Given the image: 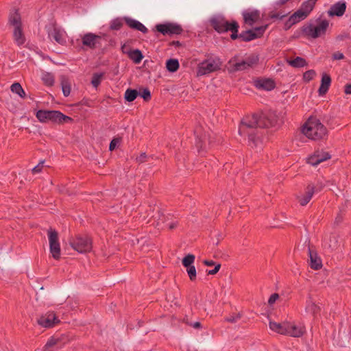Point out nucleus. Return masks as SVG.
<instances>
[{
    "instance_id": "15",
    "label": "nucleus",
    "mask_w": 351,
    "mask_h": 351,
    "mask_svg": "<svg viewBox=\"0 0 351 351\" xmlns=\"http://www.w3.org/2000/svg\"><path fill=\"white\" fill-rule=\"evenodd\" d=\"M236 22L234 20L230 22L224 19L221 20L213 19L210 21L213 28L219 34L229 32Z\"/></svg>"
},
{
    "instance_id": "34",
    "label": "nucleus",
    "mask_w": 351,
    "mask_h": 351,
    "mask_svg": "<svg viewBox=\"0 0 351 351\" xmlns=\"http://www.w3.org/2000/svg\"><path fill=\"white\" fill-rule=\"evenodd\" d=\"M179 67L180 64L177 59L170 58L166 62V68L171 73L177 71Z\"/></svg>"
},
{
    "instance_id": "9",
    "label": "nucleus",
    "mask_w": 351,
    "mask_h": 351,
    "mask_svg": "<svg viewBox=\"0 0 351 351\" xmlns=\"http://www.w3.org/2000/svg\"><path fill=\"white\" fill-rule=\"evenodd\" d=\"M47 235L49 242V251L52 257L56 260L60 258V245L59 242L58 232L51 228L47 230Z\"/></svg>"
},
{
    "instance_id": "7",
    "label": "nucleus",
    "mask_w": 351,
    "mask_h": 351,
    "mask_svg": "<svg viewBox=\"0 0 351 351\" xmlns=\"http://www.w3.org/2000/svg\"><path fill=\"white\" fill-rule=\"evenodd\" d=\"M256 129H260L257 114L246 115L241 121L239 127V134L243 136V134L254 131Z\"/></svg>"
},
{
    "instance_id": "54",
    "label": "nucleus",
    "mask_w": 351,
    "mask_h": 351,
    "mask_svg": "<svg viewBox=\"0 0 351 351\" xmlns=\"http://www.w3.org/2000/svg\"><path fill=\"white\" fill-rule=\"evenodd\" d=\"M147 158V156L146 153L143 152L140 154V156L136 157V160L137 162H138L139 164H141L146 161Z\"/></svg>"
},
{
    "instance_id": "32",
    "label": "nucleus",
    "mask_w": 351,
    "mask_h": 351,
    "mask_svg": "<svg viewBox=\"0 0 351 351\" xmlns=\"http://www.w3.org/2000/svg\"><path fill=\"white\" fill-rule=\"evenodd\" d=\"M306 310L310 312L314 317H316L321 311V308L311 300L307 301Z\"/></svg>"
},
{
    "instance_id": "58",
    "label": "nucleus",
    "mask_w": 351,
    "mask_h": 351,
    "mask_svg": "<svg viewBox=\"0 0 351 351\" xmlns=\"http://www.w3.org/2000/svg\"><path fill=\"white\" fill-rule=\"evenodd\" d=\"M302 36H303L302 27H301L300 30H297L294 32L293 35L292 36V38L294 39H297L301 37Z\"/></svg>"
},
{
    "instance_id": "42",
    "label": "nucleus",
    "mask_w": 351,
    "mask_h": 351,
    "mask_svg": "<svg viewBox=\"0 0 351 351\" xmlns=\"http://www.w3.org/2000/svg\"><path fill=\"white\" fill-rule=\"evenodd\" d=\"M239 27V23L237 22H236L235 24L232 27V29L230 30V32H232V34H230V38L232 40H236L237 38L241 39V34H238Z\"/></svg>"
},
{
    "instance_id": "61",
    "label": "nucleus",
    "mask_w": 351,
    "mask_h": 351,
    "mask_svg": "<svg viewBox=\"0 0 351 351\" xmlns=\"http://www.w3.org/2000/svg\"><path fill=\"white\" fill-rule=\"evenodd\" d=\"M203 263L204 265H206V266H215V265H217V263H216V262L212 261V260H204L203 261Z\"/></svg>"
},
{
    "instance_id": "28",
    "label": "nucleus",
    "mask_w": 351,
    "mask_h": 351,
    "mask_svg": "<svg viewBox=\"0 0 351 351\" xmlns=\"http://www.w3.org/2000/svg\"><path fill=\"white\" fill-rule=\"evenodd\" d=\"M62 339V338L61 337H56L54 336L51 337L45 344L43 351H54L51 348L54 347L55 346H58V348H61L64 343H61Z\"/></svg>"
},
{
    "instance_id": "33",
    "label": "nucleus",
    "mask_w": 351,
    "mask_h": 351,
    "mask_svg": "<svg viewBox=\"0 0 351 351\" xmlns=\"http://www.w3.org/2000/svg\"><path fill=\"white\" fill-rule=\"evenodd\" d=\"M289 65L294 68H301L306 66L308 64L306 60L302 57L297 56L296 58L290 60L289 61Z\"/></svg>"
},
{
    "instance_id": "48",
    "label": "nucleus",
    "mask_w": 351,
    "mask_h": 351,
    "mask_svg": "<svg viewBox=\"0 0 351 351\" xmlns=\"http://www.w3.org/2000/svg\"><path fill=\"white\" fill-rule=\"evenodd\" d=\"M61 88H71V84L68 77L65 75H61L60 77Z\"/></svg>"
},
{
    "instance_id": "11",
    "label": "nucleus",
    "mask_w": 351,
    "mask_h": 351,
    "mask_svg": "<svg viewBox=\"0 0 351 351\" xmlns=\"http://www.w3.org/2000/svg\"><path fill=\"white\" fill-rule=\"evenodd\" d=\"M195 138V146L197 149L198 153L202 154L206 152V144L208 142L210 143V138L208 134L204 132L203 128L201 126L197 127L194 131Z\"/></svg>"
},
{
    "instance_id": "43",
    "label": "nucleus",
    "mask_w": 351,
    "mask_h": 351,
    "mask_svg": "<svg viewBox=\"0 0 351 351\" xmlns=\"http://www.w3.org/2000/svg\"><path fill=\"white\" fill-rule=\"evenodd\" d=\"M138 92L139 93L138 95L141 96L145 101L147 102L151 99L152 95L149 89H139Z\"/></svg>"
},
{
    "instance_id": "20",
    "label": "nucleus",
    "mask_w": 351,
    "mask_h": 351,
    "mask_svg": "<svg viewBox=\"0 0 351 351\" xmlns=\"http://www.w3.org/2000/svg\"><path fill=\"white\" fill-rule=\"evenodd\" d=\"M317 1V0H306L301 4V6L298 10V12H300V16H302L304 19L307 18V16L313 10Z\"/></svg>"
},
{
    "instance_id": "24",
    "label": "nucleus",
    "mask_w": 351,
    "mask_h": 351,
    "mask_svg": "<svg viewBox=\"0 0 351 351\" xmlns=\"http://www.w3.org/2000/svg\"><path fill=\"white\" fill-rule=\"evenodd\" d=\"M287 327H289V322L276 323L275 322H269V328L274 332L280 335H287Z\"/></svg>"
},
{
    "instance_id": "49",
    "label": "nucleus",
    "mask_w": 351,
    "mask_h": 351,
    "mask_svg": "<svg viewBox=\"0 0 351 351\" xmlns=\"http://www.w3.org/2000/svg\"><path fill=\"white\" fill-rule=\"evenodd\" d=\"M93 100L84 97L80 101H79L78 103L75 104L74 106H79L83 105V106H87L88 107H92L93 106Z\"/></svg>"
},
{
    "instance_id": "18",
    "label": "nucleus",
    "mask_w": 351,
    "mask_h": 351,
    "mask_svg": "<svg viewBox=\"0 0 351 351\" xmlns=\"http://www.w3.org/2000/svg\"><path fill=\"white\" fill-rule=\"evenodd\" d=\"M330 158L331 156L329 152H324L323 150H316L313 155L308 158L307 162L313 166H317Z\"/></svg>"
},
{
    "instance_id": "60",
    "label": "nucleus",
    "mask_w": 351,
    "mask_h": 351,
    "mask_svg": "<svg viewBox=\"0 0 351 351\" xmlns=\"http://www.w3.org/2000/svg\"><path fill=\"white\" fill-rule=\"evenodd\" d=\"M169 46H175L176 47H180L182 44L179 40H173L169 43Z\"/></svg>"
},
{
    "instance_id": "17",
    "label": "nucleus",
    "mask_w": 351,
    "mask_h": 351,
    "mask_svg": "<svg viewBox=\"0 0 351 351\" xmlns=\"http://www.w3.org/2000/svg\"><path fill=\"white\" fill-rule=\"evenodd\" d=\"M101 37L93 33H87L82 37V44L91 49L101 47Z\"/></svg>"
},
{
    "instance_id": "64",
    "label": "nucleus",
    "mask_w": 351,
    "mask_h": 351,
    "mask_svg": "<svg viewBox=\"0 0 351 351\" xmlns=\"http://www.w3.org/2000/svg\"><path fill=\"white\" fill-rule=\"evenodd\" d=\"M10 88H22V86L19 82H14L10 85Z\"/></svg>"
},
{
    "instance_id": "36",
    "label": "nucleus",
    "mask_w": 351,
    "mask_h": 351,
    "mask_svg": "<svg viewBox=\"0 0 351 351\" xmlns=\"http://www.w3.org/2000/svg\"><path fill=\"white\" fill-rule=\"evenodd\" d=\"M139 93L137 89H126L124 98L125 101L132 102L138 96Z\"/></svg>"
},
{
    "instance_id": "12",
    "label": "nucleus",
    "mask_w": 351,
    "mask_h": 351,
    "mask_svg": "<svg viewBox=\"0 0 351 351\" xmlns=\"http://www.w3.org/2000/svg\"><path fill=\"white\" fill-rule=\"evenodd\" d=\"M267 25H263L260 27H256L254 29H247L246 31L242 32L241 33V39L244 42H250L252 40L261 38L266 29Z\"/></svg>"
},
{
    "instance_id": "51",
    "label": "nucleus",
    "mask_w": 351,
    "mask_h": 351,
    "mask_svg": "<svg viewBox=\"0 0 351 351\" xmlns=\"http://www.w3.org/2000/svg\"><path fill=\"white\" fill-rule=\"evenodd\" d=\"M287 14H282L281 15L280 12H275L274 11H271L269 13V17L272 19H282L284 17H285Z\"/></svg>"
},
{
    "instance_id": "21",
    "label": "nucleus",
    "mask_w": 351,
    "mask_h": 351,
    "mask_svg": "<svg viewBox=\"0 0 351 351\" xmlns=\"http://www.w3.org/2000/svg\"><path fill=\"white\" fill-rule=\"evenodd\" d=\"M123 19L131 29L140 31L143 34L147 33V28L141 22L128 16L123 17Z\"/></svg>"
},
{
    "instance_id": "30",
    "label": "nucleus",
    "mask_w": 351,
    "mask_h": 351,
    "mask_svg": "<svg viewBox=\"0 0 351 351\" xmlns=\"http://www.w3.org/2000/svg\"><path fill=\"white\" fill-rule=\"evenodd\" d=\"M41 79L43 84L46 86L51 87L54 84L55 76L52 73L44 72Z\"/></svg>"
},
{
    "instance_id": "63",
    "label": "nucleus",
    "mask_w": 351,
    "mask_h": 351,
    "mask_svg": "<svg viewBox=\"0 0 351 351\" xmlns=\"http://www.w3.org/2000/svg\"><path fill=\"white\" fill-rule=\"evenodd\" d=\"M62 90L64 96L68 97L71 93V89H62Z\"/></svg>"
},
{
    "instance_id": "29",
    "label": "nucleus",
    "mask_w": 351,
    "mask_h": 351,
    "mask_svg": "<svg viewBox=\"0 0 351 351\" xmlns=\"http://www.w3.org/2000/svg\"><path fill=\"white\" fill-rule=\"evenodd\" d=\"M228 64H230V71L231 72L244 71L249 69V66H247V63L244 60L239 62H234L232 60H230Z\"/></svg>"
},
{
    "instance_id": "6",
    "label": "nucleus",
    "mask_w": 351,
    "mask_h": 351,
    "mask_svg": "<svg viewBox=\"0 0 351 351\" xmlns=\"http://www.w3.org/2000/svg\"><path fill=\"white\" fill-rule=\"evenodd\" d=\"M70 245L80 253H87L93 248V241L87 234H77L69 239Z\"/></svg>"
},
{
    "instance_id": "23",
    "label": "nucleus",
    "mask_w": 351,
    "mask_h": 351,
    "mask_svg": "<svg viewBox=\"0 0 351 351\" xmlns=\"http://www.w3.org/2000/svg\"><path fill=\"white\" fill-rule=\"evenodd\" d=\"M124 47L123 45L122 47V51L124 53H127L128 58L133 61L134 64H139L143 58H144V56L142 53V51L138 49H130L129 51H124Z\"/></svg>"
},
{
    "instance_id": "47",
    "label": "nucleus",
    "mask_w": 351,
    "mask_h": 351,
    "mask_svg": "<svg viewBox=\"0 0 351 351\" xmlns=\"http://www.w3.org/2000/svg\"><path fill=\"white\" fill-rule=\"evenodd\" d=\"M307 188H311L313 191V194L315 193L320 192L324 187V184L322 182H317L315 185L313 184H308Z\"/></svg>"
},
{
    "instance_id": "37",
    "label": "nucleus",
    "mask_w": 351,
    "mask_h": 351,
    "mask_svg": "<svg viewBox=\"0 0 351 351\" xmlns=\"http://www.w3.org/2000/svg\"><path fill=\"white\" fill-rule=\"evenodd\" d=\"M244 60L247 63V66H249V68H252L255 65L258 64L259 61V57L258 55L252 53L248 57H247Z\"/></svg>"
},
{
    "instance_id": "14",
    "label": "nucleus",
    "mask_w": 351,
    "mask_h": 351,
    "mask_svg": "<svg viewBox=\"0 0 351 351\" xmlns=\"http://www.w3.org/2000/svg\"><path fill=\"white\" fill-rule=\"evenodd\" d=\"M308 254L309 256V266L314 270L320 269L323 265L321 258L318 256L315 247L308 242Z\"/></svg>"
},
{
    "instance_id": "27",
    "label": "nucleus",
    "mask_w": 351,
    "mask_h": 351,
    "mask_svg": "<svg viewBox=\"0 0 351 351\" xmlns=\"http://www.w3.org/2000/svg\"><path fill=\"white\" fill-rule=\"evenodd\" d=\"M313 195V191L311 188L306 187L304 194L298 196L297 199L300 204L302 206H306L311 199Z\"/></svg>"
},
{
    "instance_id": "2",
    "label": "nucleus",
    "mask_w": 351,
    "mask_h": 351,
    "mask_svg": "<svg viewBox=\"0 0 351 351\" xmlns=\"http://www.w3.org/2000/svg\"><path fill=\"white\" fill-rule=\"evenodd\" d=\"M302 133L308 138L319 140L327 134L326 128L319 120L308 121L302 127Z\"/></svg>"
},
{
    "instance_id": "10",
    "label": "nucleus",
    "mask_w": 351,
    "mask_h": 351,
    "mask_svg": "<svg viewBox=\"0 0 351 351\" xmlns=\"http://www.w3.org/2000/svg\"><path fill=\"white\" fill-rule=\"evenodd\" d=\"M155 30L162 35H180L182 33V26L177 23H165L156 25Z\"/></svg>"
},
{
    "instance_id": "40",
    "label": "nucleus",
    "mask_w": 351,
    "mask_h": 351,
    "mask_svg": "<svg viewBox=\"0 0 351 351\" xmlns=\"http://www.w3.org/2000/svg\"><path fill=\"white\" fill-rule=\"evenodd\" d=\"M195 256L192 254L186 255L182 260V264L184 267L192 266L195 261Z\"/></svg>"
},
{
    "instance_id": "19",
    "label": "nucleus",
    "mask_w": 351,
    "mask_h": 351,
    "mask_svg": "<svg viewBox=\"0 0 351 351\" xmlns=\"http://www.w3.org/2000/svg\"><path fill=\"white\" fill-rule=\"evenodd\" d=\"M346 10V3L344 1H338L331 5L328 14L330 16H342Z\"/></svg>"
},
{
    "instance_id": "41",
    "label": "nucleus",
    "mask_w": 351,
    "mask_h": 351,
    "mask_svg": "<svg viewBox=\"0 0 351 351\" xmlns=\"http://www.w3.org/2000/svg\"><path fill=\"white\" fill-rule=\"evenodd\" d=\"M191 281L194 282L197 278L196 269L194 265L185 267Z\"/></svg>"
},
{
    "instance_id": "62",
    "label": "nucleus",
    "mask_w": 351,
    "mask_h": 351,
    "mask_svg": "<svg viewBox=\"0 0 351 351\" xmlns=\"http://www.w3.org/2000/svg\"><path fill=\"white\" fill-rule=\"evenodd\" d=\"M328 90V89H318L319 95V96L325 95L327 93Z\"/></svg>"
},
{
    "instance_id": "3",
    "label": "nucleus",
    "mask_w": 351,
    "mask_h": 351,
    "mask_svg": "<svg viewBox=\"0 0 351 351\" xmlns=\"http://www.w3.org/2000/svg\"><path fill=\"white\" fill-rule=\"evenodd\" d=\"M8 23L14 27L13 30V38L15 43L19 46L23 45L25 43L26 38L23 31L21 16L19 10H15L13 12L10 13Z\"/></svg>"
},
{
    "instance_id": "25",
    "label": "nucleus",
    "mask_w": 351,
    "mask_h": 351,
    "mask_svg": "<svg viewBox=\"0 0 351 351\" xmlns=\"http://www.w3.org/2000/svg\"><path fill=\"white\" fill-rule=\"evenodd\" d=\"M287 335L294 337H302L305 332L304 327H299L294 324L289 322V327H287Z\"/></svg>"
},
{
    "instance_id": "31",
    "label": "nucleus",
    "mask_w": 351,
    "mask_h": 351,
    "mask_svg": "<svg viewBox=\"0 0 351 351\" xmlns=\"http://www.w3.org/2000/svg\"><path fill=\"white\" fill-rule=\"evenodd\" d=\"M259 17V12L258 10H254L244 14L245 21L250 25H252L254 23L258 21Z\"/></svg>"
},
{
    "instance_id": "39",
    "label": "nucleus",
    "mask_w": 351,
    "mask_h": 351,
    "mask_svg": "<svg viewBox=\"0 0 351 351\" xmlns=\"http://www.w3.org/2000/svg\"><path fill=\"white\" fill-rule=\"evenodd\" d=\"M331 84L330 75L326 73H323L321 80V84L319 88H329Z\"/></svg>"
},
{
    "instance_id": "35",
    "label": "nucleus",
    "mask_w": 351,
    "mask_h": 351,
    "mask_svg": "<svg viewBox=\"0 0 351 351\" xmlns=\"http://www.w3.org/2000/svg\"><path fill=\"white\" fill-rule=\"evenodd\" d=\"M49 36L52 37L59 44L62 45L66 43L65 40L62 38L60 31L56 27L53 28L51 32L49 33Z\"/></svg>"
},
{
    "instance_id": "46",
    "label": "nucleus",
    "mask_w": 351,
    "mask_h": 351,
    "mask_svg": "<svg viewBox=\"0 0 351 351\" xmlns=\"http://www.w3.org/2000/svg\"><path fill=\"white\" fill-rule=\"evenodd\" d=\"M315 75H316L315 71L313 69H311V70L306 71V72L304 73L303 80L305 82H309L311 80H313Z\"/></svg>"
},
{
    "instance_id": "52",
    "label": "nucleus",
    "mask_w": 351,
    "mask_h": 351,
    "mask_svg": "<svg viewBox=\"0 0 351 351\" xmlns=\"http://www.w3.org/2000/svg\"><path fill=\"white\" fill-rule=\"evenodd\" d=\"M45 162V160L40 161L36 167H34L32 171L33 174L38 173L42 171V169L43 168V164Z\"/></svg>"
},
{
    "instance_id": "13",
    "label": "nucleus",
    "mask_w": 351,
    "mask_h": 351,
    "mask_svg": "<svg viewBox=\"0 0 351 351\" xmlns=\"http://www.w3.org/2000/svg\"><path fill=\"white\" fill-rule=\"evenodd\" d=\"M247 136L248 145L252 148H261L263 145V132L260 129L243 134Z\"/></svg>"
},
{
    "instance_id": "56",
    "label": "nucleus",
    "mask_w": 351,
    "mask_h": 351,
    "mask_svg": "<svg viewBox=\"0 0 351 351\" xmlns=\"http://www.w3.org/2000/svg\"><path fill=\"white\" fill-rule=\"evenodd\" d=\"M332 58L333 60H343L345 58V56L341 52L336 51L332 53Z\"/></svg>"
},
{
    "instance_id": "45",
    "label": "nucleus",
    "mask_w": 351,
    "mask_h": 351,
    "mask_svg": "<svg viewBox=\"0 0 351 351\" xmlns=\"http://www.w3.org/2000/svg\"><path fill=\"white\" fill-rule=\"evenodd\" d=\"M122 141L121 137H114L112 139L109 145V150L113 151L118 147Z\"/></svg>"
},
{
    "instance_id": "57",
    "label": "nucleus",
    "mask_w": 351,
    "mask_h": 351,
    "mask_svg": "<svg viewBox=\"0 0 351 351\" xmlns=\"http://www.w3.org/2000/svg\"><path fill=\"white\" fill-rule=\"evenodd\" d=\"M12 92L16 93L21 97L25 98L26 97V93L24 89H11Z\"/></svg>"
},
{
    "instance_id": "22",
    "label": "nucleus",
    "mask_w": 351,
    "mask_h": 351,
    "mask_svg": "<svg viewBox=\"0 0 351 351\" xmlns=\"http://www.w3.org/2000/svg\"><path fill=\"white\" fill-rule=\"evenodd\" d=\"M254 85L256 88H276V82L272 78L256 77Z\"/></svg>"
},
{
    "instance_id": "26",
    "label": "nucleus",
    "mask_w": 351,
    "mask_h": 351,
    "mask_svg": "<svg viewBox=\"0 0 351 351\" xmlns=\"http://www.w3.org/2000/svg\"><path fill=\"white\" fill-rule=\"evenodd\" d=\"M302 20H304V19L302 16H300V12H298L297 10L293 14H291L288 20L285 23L283 28L287 31L294 24L300 22Z\"/></svg>"
},
{
    "instance_id": "5",
    "label": "nucleus",
    "mask_w": 351,
    "mask_h": 351,
    "mask_svg": "<svg viewBox=\"0 0 351 351\" xmlns=\"http://www.w3.org/2000/svg\"><path fill=\"white\" fill-rule=\"evenodd\" d=\"M317 22V25L309 23L302 26L303 36L317 38L325 34L329 26V21L326 19L321 20L320 18H319Z\"/></svg>"
},
{
    "instance_id": "8",
    "label": "nucleus",
    "mask_w": 351,
    "mask_h": 351,
    "mask_svg": "<svg viewBox=\"0 0 351 351\" xmlns=\"http://www.w3.org/2000/svg\"><path fill=\"white\" fill-rule=\"evenodd\" d=\"M257 119H258L259 128L262 129L275 126L278 117L274 111L265 110L257 114Z\"/></svg>"
},
{
    "instance_id": "44",
    "label": "nucleus",
    "mask_w": 351,
    "mask_h": 351,
    "mask_svg": "<svg viewBox=\"0 0 351 351\" xmlns=\"http://www.w3.org/2000/svg\"><path fill=\"white\" fill-rule=\"evenodd\" d=\"M102 77H103L102 73H94L93 74L92 80H91V84L95 88H97L100 84Z\"/></svg>"
},
{
    "instance_id": "50",
    "label": "nucleus",
    "mask_w": 351,
    "mask_h": 351,
    "mask_svg": "<svg viewBox=\"0 0 351 351\" xmlns=\"http://www.w3.org/2000/svg\"><path fill=\"white\" fill-rule=\"evenodd\" d=\"M241 314L240 313H238L237 314H233L232 315H230L229 317H226L225 319L226 322L230 323H234L238 319H241Z\"/></svg>"
},
{
    "instance_id": "38",
    "label": "nucleus",
    "mask_w": 351,
    "mask_h": 351,
    "mask_svg": "<svg viewBox=\"0 0 351 351\" xmlns=\"http://www.w3.org/2000/svg\"><path fill=\"white\" fill-rule=\"evenodd\" d=\"M123 18H116L111 21L110 29L111 30H119L123 27Z\"/></svg>"
},
{
    "instance_id": "59",
    "label": "nucleus",
    "mask_w": 351,
    "mask_h": 351,
    "mask_svg": "<svg viewBox=\"0 0 351 351\" xmlns=\"http://www.w3.org/2000/svg\"><path fill=\"white\" fill-rule=\"evenodd\" d=\"M186 323L189 326H192L193 328H195L196 329H199L202 327V324L199 322H196L194 324H192L189 322H186Z\"/></svg>"
},
{
    "instance_id": "1",
    "label": "nucleus",
    "mask_w": 351,
    "mask_h": 351,
    "mask_svg": "<svg viewBox=\"0 0 351 351\" xmlns=\"http://www.w3.org/2000/svg\"><path fill=\"white\" fill-rule=\"evenodd\" d=\"M36 117L41 123H53L63 124L65 123H71L73 119L64 114L59 110H38L36 112Z\"/></svg>"
},
{
    "instance_id": "53",
    "label": "nucleus",
    "mask_w": 351,
    "mask_h": 351,
    "mask_svg": "<svg viewBox=\"0 0 351 351\" xmlns=\"http://www.w3.org/2000/svg\"><path fill=\"white\" fill-rule=\"evenodd\" d=\"M221 266V265L220 263H217V265H215V267H214L213 269L206 270L207 274L208 275L216 274L219 271Z\"/></svg>"
},
{
    "instance_id": "16",
    "label": "nucleus",
    "mask_w": 351,
    "mask_h": 351,
    "mask_svg": "<svg viewBox=\"0 0 351 351\" xmlns=\"http://www.w3.org/2000/svg\"><path fill=\"white\" fill-rule=\"evenodd\" d=\"M60 321L53 312H48L45 315H42L37 321V323L45 328H53Z\"/></svg>"
},
{
    "instance_id": "55",
    "label": "nucleus",
    "mask_w": 351,
    "mask_h": 351,
    "mask_svg": "<svg viewBox=\"0 0 351 351\" xmlns=\"http://www.w3.org/2000/svg\"><path fill=\"white\" fill-rule=\"evenodd\" d=\"M279 298V295L278 293H273L271 295V296L269 297V300H268V304L269 305H272L273 304H274L276 302V301Z\"/></svg>"
},
{
    "instance_id": "4",
    "label": "nucleus",
    "mask_w": 351,
    "mask_h": 351,
    "mask_svg": "<svg viewBox=\"0 0 351 351\" xmlns=\"http://www.w3.org/2000/svg\"><path fill=\"white\" fill-rule=\"evenodd\" d=\"M206 59L198 64L197 74L204 75L221 69L222 61L213 53H207Z\"/></svg>"
}]
</instances>
